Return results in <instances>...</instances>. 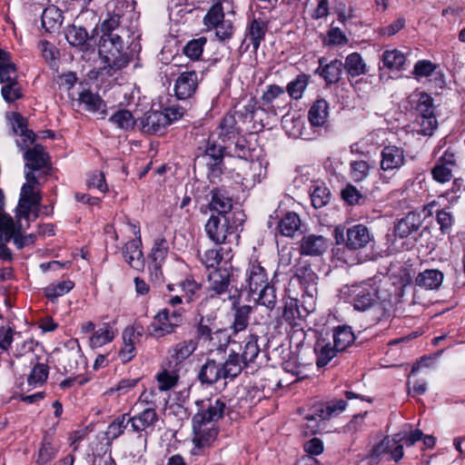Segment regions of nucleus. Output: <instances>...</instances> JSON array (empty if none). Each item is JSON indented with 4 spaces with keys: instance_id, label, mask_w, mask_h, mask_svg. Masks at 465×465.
<instances>
[{
    "instance_id": "f257e3e1",
    "label": "nucleus",
    "mask_w": 465,
    "mask_h": 465,
    "mask_svg": "<svg viewBox=\"0 0 465 465\" xmlns=\"http://www.w3.org/2000/svg\"><path fill=\"white\" fill-rule=\"evenodd\" d=\"M121 15L108 13L100 25L101 36L98 43V53L104 63L100 68L101 73L113 76L115 73L126 67L134 56L141 52L139 41L128 42L123 40L121 28Z\"/></svg>"
},
{
    "instance_id": "f03ea898",
    "label": "nucleus",
    "mask_w": 465,
    "mask_h": 465,
    "mask_svg": "<svg viewBox=\"0 0 465 465\" xmlns=\"http://www.w3.org/2000/svg\"><path fill=\"white\" fill-rule=\"evenodd\" d=\"M205 224L206 233L216 244L224 243L228 236L235 233L245 221V214L239 205H219Z\"/></svg>"
},
{
    "instance_id": "7ed1b4c3",
    "label": "nucleus",
    "mask_w": 465,
    "mask_h": 465,
    "mask_svg": "<svg viewBox=\"0 0 465 465\" xmlns=\"http://www.w3.org/2000/svg\"><path fill=\"white\" fill-rule=\"evenodd\" d=\"M434 99L424 91H415L407 98L406 110L419 126V133L430 136L438 128Z\"/></svg>"
},
{
    "instance_id": "20e7f679",
    "label": "nucleus",
    "mask_w": 465,
    "mask_h": 465,
    "mask_svg": "<svg viewBox=\"0 0 465 465\" xmlns=\"http://www.w3.org/2000/svg\"><path fill=\"white\" fill-rule=\"evenodd\" d=\"M197 150L199 152L198 156L203 157L205 162L209 182L215 183L224 173L225 156H232V154L227 153V147L224 144L218 142L214 133L204 139Z\"/></svg>"
},
{
    "instance_id": "39448f33",
    "label": "nucleus",
    "mask_w": 465,
    "mask_h": 465,
    "mask_svg": "<svg viewBox=\"0 0 465 465\" xmlns=\"http://www.w3.org/2000/svg\"><path fill=\"white\" fill-rule=\"evenodd\" d=\"M2 207L0 205V242H10L16 232L28 229L30 223L38 217L39 205H16L15 221Z\"/></svg>"
},
{
    "instance_id": "423d86ee",
    "label": "nucleus",
    "mask_w": 465,
    "mask_h": 465,
    "mask_svg": "<svg viewBox=\"0 0 465 465\" xmlns=\"http://www.w3.org/2000/svg\"><path fill=\"white\" fill-rule=\"evenodd\" d=\"M246 195L242 183H231L230 185L222 184L212 188L203 186L202 190L197 188L194 201L196 203L203 201H206L207 203H241L245 201Z\"/></svg>"
},
{
    "instance_id": "0eeeda50",
    "label": "nucleus",
    "mask_w": 465,
    "mask_h": 465,
    "mask_svg": "<svg viewBox=\"0 0 465 465\" xmlns=\"http://www.w3.org/2000/svg\"><path fill=\"white\" fill-rule=\"evenodd\" d=\"M347 403L343 400H335L329 402H319L310 411L304 420L302 428L307 434H316L322 430V424L331 417L337 416L345 410Z\"/></svg>"
},
{
    "instance_id": "6e6552de",
    "label": "nucleus",
    "mask_w": 465,
    "mask_h": 465,
    "mask_svg": "<svg viewBox=\"0 0 465 465\" xmlns=\"http://www.w3.org/2000/svg\"><path fill=\"white\" fill-rule=\"evenodd\" d=\"M158 420V414L153 406H148L133 416L129 413L130 432L137 433L139 437H144L145 445L147 436L154 430Z\"/></svg>"
},
{
    "instance_id": "1a4fd4ad",
    "label": "nucleus",
    "mask_w": 465,
    "mask_h": 465,
    "mask_svg": "<svg viewBox=\"0 0 465 465\" xmlns=\"http://www.w3.org/2000/svg\"><path fill=\"white\" fill-rule=\"evenodd\" d=\"M287 104L284 87L273 84H268L262 92L259 107L264 113L277 114L278 110L285 109Z\"/></svg>"
},
{
    "instance_id": "9d476101",
    "label": "nucleus",
    "mask_w": 465,
    "mask_h": 465,
    "mask_svg": "<svg viewBox=\"0 0 465 465\" xmlns=\"http://www.w3.org/2000/svg\"><path fill=\"white\" fill-rule=\"evenodd\" d=\"M97 27L93 30L91 35L84 26H76L74 24L64 28L65 39L71 46L79 48L83 52L94 51L96 45L94 33Z\"/></svg>"
},
{
    "instance_id": "9b49d317",
    "label": "nucleus",
    "mask_w": 465,
    "mask_h": 465,
    "mask_svg": "<svg viewBox=\"0 0 465 465\" xmlns=\"http://www.w3.org/2000/svg\"><path fill=\"white\" fill-rule=\"evenodd\" d=\"M138 124L143 134L155 135L164 133L169 125L168 116L163 111L151 109L138 119Z\"/></svg>"
},
{
    "instance_id": "f8f14e48",
    "label": "nucleus",
    "mask_w": 465,
    "mask_h": 465,
    "mask_svg": "<svg viewBox=\"0 0 465 465\" xmlns=\"http://www.w3.org/2000/svg\"><path fill=\"white\" fill-rule=\"evenodd\" d=\"M144 334L143 327L134 324L126 327L123 331L124 344L119 351V358L123 362H128L135 356V345L141 341Z\"/></svg>"
},
{
    "instance_id": "ddd939ff",
    "label": "nucleus",
    "mask_w": 465,
    "mask_h": 465,
    "mask_svg": "<svg viewBox=\"0 0 465 465\" xmlns=\"http://www.w3.org/2000/svg\"><path fill=\"white\" fill-rule=\"evenodd\" d=\"M226 410V402L222 398H210L203 402V411L193 417L195 422L213 424L223 417Z\"/></svg>"
},
{
    "instance_id": "4468645a",
    "label": "nucleus",
    "mask_w": 465,
    "mask_h": 465,
    "mask_svg": "<svg viewBox=\"0 0 465 465\" xmlns=\"http://www.w3.org/2000/svg\"><path fill=\"white\" fill-rule=\"evenodd\" d=\"M197 347V339L183 340L170 347L168 350L169 366L173 369L179 368L193 355Z\"/></svg>"
},
{
    "instance_id": "2eb2a0df",
    "label": "nucleus",
    "mask_w": 465,
    "mask_h": 465,
    "mask_svg": "<svg viewBox=\"0 0 465 465\" xmlns=\"http://www.w3.org/2000/svg\"><path fill=\"white\" fill-rule=\"evenodd\" d=\"M319 66L314 71V74H318L323 78L325 84L331 86L340 82L343 71V63L341 60L335 58L327 63V58L322 56L318 60Z\"/></svg>"
},
{
    "instance_id": "dca6fc26",
    "label": "nucleus",
    "mask_w": 465,
    "mask_h": 465,
    "mask_svg": "<svg viewBox=\"0 0 465 465\" xmlns=\"http://www.w3.org/2000/svg\"><path fill=\"white\" fill-rule=\"evenodd\" d=\"M198 75L195 71H186L179 74L175 80L173 91L178 100L191 98L198 88Z\"/></svg>"
},
{
    "instance_id": "f3484780",
    "label": "nucleus",
    "mask_w": 465,
    "mask_h": 465,
    "mask_svg": "<svg viewBox=\"0 0 465 465\" xmlns=\"http://www.w3.org/2000/svg\"><path fill=\"white\" fill-rule=\"evenodd\" d=\"M267 284L269 283L265 269L257 261H251L245 272V288L252 293H256Z\"/></svg>"
},
{
    "instance_id": "a211bd4d",
    "label": "nucleus",
    "mask_w": 465,
    "mask_h": 465,
    "mask_svg": "<svg viewBox=\"0 0 465 465\" xmlns=\"http://www.w3.org/2000/svg\"><path fill=\"white\" fill-rule=\"evenodd\" d=\"M353 307L364 312L371 308L377 302V292L369 284L352 285Z\"/></svg>"
},
{
    "instance_id": "6ab92c4d",
    "label": "nucleus",
    "mask_w": 465,
    "mask_h": 465,
    "mask_svg": "<svg viewBox=\"0 0 465 465\" xmlns=\"http://www.w3.org/2000/svg\"><path fill=\"white\" fill-rule=\"evenodd\" d=\"M242 129L237 125L236 119L232 113L229 112L222 118L215 129V136L225 143L233 141L241 135Z\"/></svg>"
},
{
    "instance_id": "aec40b11",
    "label": "nucleus",
    "mask_w": 465,
    "mask_h": 465,
    "mask_svg": "<svg viewBox=\"0 0 465 465\" xmlns=\"http://www.w3.org/2000/svg\"><path fill=\"white\" fill-rule=\"evenodd\" d=\"M329 247L328 239L322 235L308 234L304 235L300 243V252L307 256H320L323 254Z\"/></svg>"
},
{
    "instance_id": "412c9836",
    "label": "nucleus",
    "mask_w": 465,
    "mask_h": 465,
    "mask_svg": "<svg viewBox=\"0 0 465 465\" xmlns=\"http://www.w3.org/2000/svg\"><path fill=\"white\" fill-rule=\"evenodd\" d=\"M268 31V23L263 19L253 17L247 25L245 39H249L256 54Z\"/></svg>"
},
{
    "instance_id": "4be33fe9",
    "label": "nucleus",
    "mask_w": 465,
    "mask_h": 465,
    "mask_svg": "<svg viewBox=\"0 0 465 465\" xmlns=\"http://www.w3.org/2000/svg\"><path fill=\"white\" fill-rule=\"evenodd\" d=\"M26 161L25 168L32 171H39L49 164V155L45 151L44 145L36 143L33 148H27L24 153Z\"/></svg>"
},
{
    "instance_id": "5701e85b",
    "label": "nucleus",
    "mask_w": 465,
    "mask_h": 465,
    "mask_svg": "<svg viewBox=\"0 0 465 465\" xmlns=\"http://www.w3.org/2000/svg\"><path fill=\"white\" fill-rule=\"evenodd\" d=\"M381 156V168L383 171L399 169L405 161L403 149L396 145L384 146Z\"/></svg>"
},
{
    "instance_id": "b1692460",
    "label": "nucleus",
    "mask_w": 465,
    "mask_h": 465,
    "mask_svg": "<svg viewBox=\"0 0 465 465\" xmlns=\"http://www.w3.org/2000/svg\"><path fill=\"white\" fill-rule=\"evenodd\" d=\"M371 242V234L366 226L354 225L347 230L345 245L350 250L364 248Z\"/></svg>"
},
{
    "instance_id": "393cba45",
    "label": "nucleus",
    "mask_w": 465,
    "mask_h": 465,
    "mask_svg": "<svg viewBox=\"0 0 465 465\" xmlns=\"http://www.w3.org/2000/svg\"><path fill=\"white\" fill-rule=\"evenodd\" d=\"M80 104H83L84 110L94 114H99L102 117L106 115V103L97 93H93L90 89H84L78 97Z\"/></svg>"
},
{
    "instance_id": "a878e982",
    "label": "nucleus",
    "mask_w": 465,
    "mask_h": 465,
    "mask_svg": "<svg viewBox=\"0 0 465 465\" xmlns=\"http://www.w3.org/2000/svg\"><path fill=\"white\" fill-rule=\"evenodd\" d=\"M193 443L197 448H204L209 446L217 436V429L214 424H207L204 422L193 421Z\"/></svg>"
},
{
    "instance_id": "bb28decb",
    "label": "nucleus",
    "mask_w": 465,
    "mask_h": 465,
    "mask_svg": "<svg viewBox=\"0 0 465 465\" xmlns=\"http://www.w3.org/2000/svg\"><path fill=\"white\" fill-rule=\"evenodd\" d=\"M329 117V104L323 99H317L310 107L308 120L312 127H322Z\"/></svg>"
},
{
    "instance_id": "cd10ccee",
    "label": "nucleus",
    "mask_w": 465,
    "mask_h": 465,
    "mask_svg": "<svg viewBox=\"0 0 465 465\" xmlns=\"http://www.w3.org/2000/svg\"><path fill=\"white\" fill-rule=\"evenodd\" d=\"M63 20V12L55 5L47 6L42 13V26L46 33L51 34L58 30Z\"/></svg>"
},
{
    "instance_id": "c85d7f7f",
    "label": "nucleus",
    "mask_w": 465,
    "mask_h": 465,
    "mask_svg": "<svg viewBox=\"0 0 465 465\" xmlns=\"http://www.w3.org/2000/svg\"><path fill=\"white\" fill-rule=\"evenodd\" d=\"M209 290L216 294L227 292L230 283V274L227 269H215L208 275Z\"/></svg>"
},
{
    "instance_id": "c756f323",
    "label": "nucleus",
    "mask_w": 465,
    "mask_h": 465,
    "mask_svg": "<svg viewBox=\"0 0 465 465\" xmlns=\"http://www.w3.org/2000/svg\"><path fill=\"white\" fill-rule=\"evenodd\" d=\"M443 278V273L439 270H425L417 275L415 284L426 290H436L441 285Z\"/></svg>"
},
{
    "instance_id": "7c9ffc66",
    "label": "nucleus",
    "mask_w": 465,
    "mask_h": 465,
    "mask_svg": "<svg viewBox=\"0 0 465 465\" xmlns=\"http://www.w3.org/2000/svg\"><path fill=\"white\" fill-rule=\"evenodd\" d=\"M59 449V444L52 437L45 436L38 449L36 462L46 465L55 458Z\"/></svg>"
},
{
    "instance_id": "2f4dec72",
    "label": "nucleus",
    "mask_w": 465,
    "mask_h": 465,
    "mask_svg": "<svg viewBox=\"0 0 465 465\" xmlns=\"http://www.w3.org/2000/svg\"><path fill=\"white\" fill-rule=\"evenodd\" d=\"M198 379L202 383L213 384L223 379L221 364L214 360H208L201 368Z\"/></svg>"
},
{
    "instance_id": "473e14b6",
    "label": "nucleus",
    "mask_w": 465,
    "mask_h": 465,
    "mask_svg": "<svg viewBox=\"0 0 465 465\" xmlns=\"http://www.w3.org/2000/svg\"><path fill=\"white\" fill-rule=\"evenodd\" d=\"M141 242L139 240H132L125 243L123 249V255L126 262L136 270L143 265V252L140 249Z\"/></svg>"
},
{
    "instance_id": "72a5a7b5",
    "label": "nucleus",
    "mask_w": 465,
    "mask_h": 465,
    "mask_svg": "<svg viewBox=\"0 0 465 465\" xmlns=\"http://www.w3.org/2000/svg\"><path fill=\"white\" fill-rule=\"evenodd\" d=\"M343 69L348 74L349 80L365 74L367 73V65L364 63L361 55L353 52L347 55L343 63Z\"/></svg>"
},
{
    "instance_id": "f704fd0d",
    "label": "nucleus",
    "mask_w": 465,
    "mask_h": 465,
    "mask_svg": "<svg viewBox=\"0 0 465 465\" xmlns=\"http://www.w3.org/2000/svg\"><path fill=\"white\" fill-rule=\"evenodd\" d=\"M223 379L237 377L242 371L244 364L240 358V353L233 349H230L228 358L221 364Z\"/></svg>"
},
{
    "instance_id": "c9c22d12",
    "label": "nucleus",
    "mask_w": 465,
    "mask_h": 465,
    "mask_svg": "<svg viewBox=\"0 0 465 465\" xmlns=\"http://www.w3.org/2000/svg\"><path fill=\"white\" fill-rule=\"evenodd\" d=\"M239 105L240 108L236 109L232 114H234V117L237 115L243 123L253 121L255 112L260 110V104L255 96L242 99Z\"/></svg>"
},
{
    "instance_id": "e433bc0d",
    "label": "nucleus",
    "mask_w": 465,
    "mask_h": 465,
    "mask_svg": "<svg viewBox=\"0 0 465 465\" xmlns=\"http://www.w3.org/2000/svg\"><path fill=\"white\" fill-rule=\"evenodd\" d=\"M382 66L390 71H402L406 62L404 54L398 50H385L381 55Z\"/></svg>"
},
{
    "instance_id": "4c0bfd02",
    "label": "nucleus",
    "mask_w": 465,
    "mask_h": 465,
    "mask_svg": "<svg viewBox=\"0 0 465 465\" xmlns=\"http://www.w3.org/2000/svg\"><path fill=\"white\" fill-rule=\"evenodd\" d=\"M115 337L113 327L108 322H104L102 326L94 331L90 337L89 343L92 348H100L111 342Z\"/></svg>"
},
{
    "instance_id": "58836bf2",
    "label": "nucleus",
    "mask_w": 465,
    "mask_h": 465,
    "mask_svg": "<svg viewBox=\"0 0 465 465\" xmlns=\"http://www.w3.org/2000/svg\"><path fill=\"white\" fill-rule=\"evenodd\" d=\"M420 227L419 217L409 213L408 215L398 222L395 226V234L401 238L408 237L411 233L416 232Z\"/></svg>"
},
{
    "instance_id": "ea45409f",
    "label": "nucleus",
    "mask_w": 465,
    "mask_h": 465,
    "mask_svg": "<svg viewBox=\"0 0 465 465\" xmlns=\"http://www.w3.org/2000/svg\"><path fill=\"white\" fill-rule=\"evenodd\" d=\"M354 340L355 335L350 326H339L333 331V342L340 351L352 344Z\"/></svg>"
},
{
    "instance_id": "a19ab883",
    "label": "nucleus",
    "mask_w": 465,
    "mask_h": 465,
    "mask_svg": "<svg viewBox=\"0 0 465 465\" xmlns=\"http://www.w3.org/2000/svg\"><path fill=\"white\" fill-rule=\"evenodd\" d=\"M232 309L234 312L232 329L234 333H237L247 328L252 307L250 305L237 306L233 304Z\"/></svg>"
},
{
    "instance_id": "79ce46f5",
    "label": "nucleus",
    "mask_w": 465,
    "mask_h": 465,
    "mask_svg": "<svg viewBox=\"0 0 465 465\" xmlns=\"http://www.w3.org/2000/svg\"><path fill=\"white\" fill-rule=\"evenodd\" d=\"M109 122L125 131L133 130L137 124L133 114L127 109L117 110L110 116Z\"/></svg>"
},
{
    "instance_id": "37998d69",
    "label": "nucleus",
    "mask_w": 465,
    "mask_h": 465,
    "mask_svg": "<svg viewBox=\"0 0 465 465\" xmlns=\"http://www.w3.org/2000/svg\"><path fill=\"white\" fill-rule=\"evenodd\" d=\"M309 82L310 75L302 73L298 74L294 80L288 83L287 86L284 88L285 92L288 93L292 99L299 100L302 97Z\"/></svg>"
},
{
    "instance_id": "c03bdc74",
    "label": "nucleus",
    "mask_w": 465,
    "mask_h": 465,
    "mask_svg": "<svg viewBox=\"0 0 465 465\" xmlns=\"http://www.w3.org/2000/svg\"><path fill=\"white\" fill-rule=\"evenodd\" d=\"M74 286V282L65 280L49 284L44 289V292L48 300L52 302H55L59 297L68 293Z\"/></svg>"
},
{
    "instance_id": "a18cd8bd",
    "label": "nucleus",
    "mask_w": 465,
    "mask_h": 465,
    "mask_svg": "<svg viewBox=\"0 0 465 465\" xmlns=\"http://www.w3.org/2000/svg\"><path fill=\"white\" fill-rule=\"evenodd\" d=\"M309 194L311 203H330L331 201V193L324 183H313L310 186Z\"/></svg>"
},
{
    "instance_id": "49530a36",
    "label": "nucleus",
    "mask_w": 465,
    "mask_h": 465,
    "mask_svg": "<svg viewBox=\"0 0 465 465\" xmlns=\"http://www.w3.org/2000/svg\"><path fill=\"white\" fill-rule=\"evenodd\" d=\"M340 351L336 350V346H333L328 342L324 343L323 341H318L315 345V352L317 354V365L318 367H323L327 365L331 360H332L336 353Z\"/></svg>"
},
{
    "instance_id": "de8ad7c7",
    "label": "nucleus",
    "mask_w": 465,
    "mask_h": 465,
    "mask_svg": "<svg viewBox=\"0 0 465 465\" xmlns=\"http://www.w3.org/2000/svg\"><path fill=\"white\" fill-rule=\"evenodd\" d=\"M395 445V440L390 437L384 438L379 444L375 445L371 453L369 454V459H371V462L376 463L379 460L385 459L388 460V457L390 456V450Z\"/></svg>"
},
{
    "instance_id": "09e8293b",
    "label": "nucleus",
    "mask_w": 465,
    "mask_h": 465,
    "mask_svg": "<svg viewBox=\"0 0 465 465\" xmlns=\"http://www.w3.org/2000/svg\"><path fill=\"white\" fill-rule=\"evenodd\" d=\"M241 351L240 358L243 361L245 367L254 363L255 359L260 353V349L257 344V337L251 336L249 340L246 341L243 348H241Z\"/></svg>"
},
{
    "instance_id": "8fccbe9b",
    "label": "nucleus",
    "mask_w": 465,
    "mask_h": 465,
    "mask_svg": "<svg viewBox=\"0 0 465 465\" xmlns=\"http://www.w3.org/2000/svg\"><path fill=\"white\" fill-rule=\"evenodd\" d=\"M124 430L130 431L129 413H124L115 418L108 426L106 434L109 439L115 440L121 436Z\"/></svg>"
},
{
    "instance_id": "3c124183",
    "label": "nucleus",
    "mask_w": 465,
    "mask_h": 465,
    "mask_svg": "<svg viewBox=\"0 0 465 465\" xmlns=\"http://www.w3.org/2000/svg\"><path fill=\"white\" fill-rule=\"evenodd\" d=\"M165 312H159L154 316V322L152 324L153 334L156 337H163L167 334L173 333L176 330L175 326L168 321Z\"/></svg>"
},
{
    "instance_id": "603ef678",
    "label": "nucleus",
    "mask_w": 465,
    "mask_h": 465,
    "mask_svg": "<svg viewBox=\"0 0 465 465\" xmlns=\"http://www.w3.org/2000/svg\"><path fill=\"white\" fill-rule=\"evenodd\" d=\"M223 248L218 249H209L205 251L203 254H199L200 260L204 264L207 269H217V266L221 263V262L225 259L223 257L222 252ZM232 256L229 255V252L226 253V259H231Z\"/></svg>"
},
{
    "instance_id": "864d4df0",
    "label": "nucleus",
    "mask_w": 465,
    "mask_h": 465,
    "mask_svg": "<svg viewBox=\"0 0 465 465\" xmlns=\"http://www.w3.org/2000/svg\"><path fill=\"white\" fill-rule=\"evenodd\" d=\"M301 220L295 213H287L279 223L281 233L287 237H292L299 230Z\"/></svg>"
},
{
    "instance_id": "5fc2aeb1",
    "label": "nucleus",
    "mask_w": 465,
    "mask_h": 465,
    "mask_svg": "<svg viewBox=\"0 0 465 465\" xmlns=\"http://www.w3.org/2000/svg\"><path fill=\"white\" fill-rule=\"evenodd\" d=\"M64 369L66 372L76 373L80 365L84 364V357L80 350L68 351L63 356Z\"/></svg>"
},
{
    "instance_id": "6e6d98bb",
    "label": "nucleus",
    "mask_w": 465,
    "mask_h": 465,
    "mask_svg": "<svg viewBox=\"0 0 465 465\" xmlns=\"http://www.w3.org/2000/svg\"><path fill=\"white\" fill-rule=\"evenodd\" d=\"M224 20V12L222 1L214 3L203 17V23L209 28L218 25Z\"/></svg>"
},
{
    "instance_id": "4d7b16f0",
    "label": "nucleus",
    "mask_w": 465,
    "mask_h": 465,
    "mask_svg": "<svg viewBox=\"0 0 465 465\" xmlns=\"http://www.w3.org/2000/svg\"><path fill=\"white\" fill-rule=\"evenodd\" d=\"M2 84L1 94L6 103L11 104L23 98L24 94L17 79Z\"/></svg>"
},
{
    "instance_id": "13d9d810",
    "label": "nucleus",
    "mask_w": 465,
    "mask_h": 465,
    "mask_svg": "<svg viewBox=\"0 0 465 465\" xmlns=\"http://www.w3.org/2000/svg\"><path fill=\"white\" fill-rule=\"evenodd\" d=\"M169 252V243L166 239L159 237L153 242V245L149 255L152 262H163Z\"/></svg>"
},
{
    "instance_id": "bf43d9fd",
    "label": "nucleus",
    "mask_w": 465,
    "mask_h": 465,
    "mask_svg": "<svg viewBox=\"0 0 465 465\" xmlns=\"http://www.w3.org/2000/svg\"><path fill=\"white\" fill-rule=\"evenodd\" d=\"M370 168V164L366 161H351L350 163V176L353 182L361 183L368 177Z\"/></svg>"
},
{
    "instance_id": "052dcab7",
    "label": "nucleus",
    "mask_w": 465,
    "mask_h": 465,
    "mask_svg": "<svg viewBox=\"0 0 465 465\" xmlns=\"http://www.w3.org/2000/svg\"><path fill=\"white\" fill-rule=\"evenodd\" d=\"M206 43L207 40L203 36L193 39L183 47V54L192 60H198L203 54V46Z\"/></svg>"
},
{
    "instance_id": "680f3d73",
    "label": "nucleus",
    "mask_w": 465,
    "mask_h": 465,
    "mask_svg": "<svg viewBox=\"0 0 465 465\" xmlns=\"http://www.w3.org/2000/svg\"><path fill=\"white\" fill-rule=\"evenodd\" d=\"M42 195L40 190L29 184H23L17 203H41Z\"/></svg>"
},
{
    "instance_id": "e2e57ef3",
    "label": "nucleus",
    "mask_w": 465,
    "mask_h": 465,
    "mask_svg": "<svg viewBox=\"0 0 465 465\" xmlns=\"http://www.w3.org/2000/svg\"><path fill=\"white\" fill-rule=\"evenodd\" d=\"M48 373H49V368L46 364H45V363L35 364L28 376V379H27L28 384L35 385V386L37 384H43L46 381V379L48 377Z\"/></svg>"
},
{
    "instance_id": "0e129e2a",
    "label": "nucleus",
    "mask_w": 465,
    "mask_h": 465,
    "mask_svg": "<svg viewBox=\"0 0 465 465\" xmlns=\"http://www.w3.org/2000/svg\"><path fill=\"white\" fill-rule=\"evenodd\" d=\"M258 302L268 309H272L276 303L275 290L270 284L258 290Z\"/></svg>"
},
{
    "instance_id": "69168bd1",
    "label": "nucleus",
    "mask_w": 465,
    "mask_h": 465,
    "mask_svg": "<svg viewBox=\"0 0 465 465\" xmlns=\"http://www.w3.org/2000/svg\"><path fill=\"white\" fill-rule=\"evenodd\" d=\"M437 64H433L430 60H419L415 63L412 74L415 78L429 77L436 70Z\"/></svg>"
},
{
    "instance_id": "338daca9",
    "label": "nucleus",
    "mask_w": 465,
    "mask_h": 465,
    "mask_svg": "<svg viewBox=\"0 0 465 465\" xmlns=\"http://www.w3.org/2000/svg\"><path fill=\"white\" fill-rule=\"evenodd\" d=\"M452 170L453 168L436 162L430 173L436 182L444 183L452 178Z\"/></svg>"
},
{
    "instance_id": "774afa93",
    "label": "nucleus",
    "mask_w": 465,
    "mask_h": 465,
    "mask_svg": "<svg viewBox=\"0 0 465 465\" xmlns=\"http://www.w3.org/2000/svg\"><path fill=\"white\" fill-rule=\"evenodd\" d=\"M250 143L244 136H239L236 138L234 143V153L235 155L242 160H250L252 157V150L251 149Z\"/></svg>"
}]
</instances>
